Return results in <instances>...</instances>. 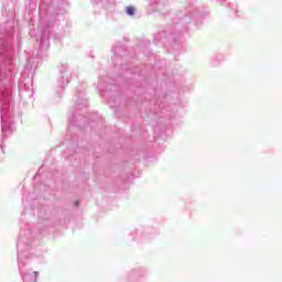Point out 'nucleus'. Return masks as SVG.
Listing matches in <instances>:
<instances>
[{"label": "nucleus", "instance_id": "f257e3e1", "mask_svg": "<svg viewBox=\"0 0 282 282\" xmlns=\"http://www.w3.org/2000/svg\"><path fill=\"white\" fill-rule=\"evenodd\" d=\"M127 14H129L130 17H133V14H135V8L127 7Z\"/></svg>", "mask_w": 282, "mask_h": 282}]
</instances>
